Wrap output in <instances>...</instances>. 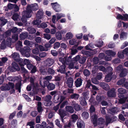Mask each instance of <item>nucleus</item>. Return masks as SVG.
<instances>
[{
    "mask_svg": "<svg viewBox=\"0 0 128 128\" xmlns=\"http://www.w3.org/2000/svg\"><path fill=\"white\" fill-rule=\"evenodd\" d=\"M28 31L31 34L34 33L36 30L35 29L32 28H28Z\"/></svg>",
    "mask_w": 128,
    "mask_h": 128,
    "instance_id": "48",
    "label": "nucleus"
},
{
    "mask_svg": "<svg viewBox=\"0 0 128 128\" xmlns=\"http://www.w3.org/2000/svg\"><path fill=\"white\" fill-rule=\"evenodd\" d=\"M12 56L14 59L16 61L19 62L20 60H21V59L20 58L19 55L17 53H14L12 55Z\"/></svg>",
    "mask_w": 128,
    "mask_h": 128,
    "instance_id": "19",
    "label": "nucleus"
},
{
    "mask_svg": "<svg viewBox=\"0 0 128 128\" xmlns=\"http://www.w3.org/2000/svg\"><path fill=\"white\" fill-rule=\"evenodd\" d=\"M71 104L76 111H78L80 110V106L74 102L72 101Z\"/></svg>",
    "mask_w": 128,
    "mask_h": 128,
    "instance_id": "24",
    "label": "nucleus"
},
{
    "mask_svg": "<svg viewBox=\"0 0 128 128\" xmlns=\"http://www.w3.org/2000/svg\"><path fill=\"white\" fill-rule=\"evenodd\" d=\"M28 34L27 32L23 33L20 35V38L21 39L24 40L26 38Z\"/></svg>",
    "mask_w": 128,
    "mask_h": 128,
    "instance_id": "43",
    "label": "nucleus"
},
{
    "mask_svg": "<svg viewBox=\"0 0 128 128\" xmlns=\"http://www.w3.org/2000/svg\"><path fill=\"white\" fill-rule=\"evenodd\" d=\"M79 96L78 94H72L71 96V98H74V99H78L79 98Z\"/></svg>",
    "mask_w": 128,
    "mask_h": 128,
    "instance_id": "53",
    "label": "nucleus"
},
{
    "mask_svg": "<svg viewBox=\"0 0 128 128\" xmlns=\"http://www.w3.org/2000/svg\"><path fill=\"white\" fill-rule=\"evenodd\" d=\"M65 99V97L61 95L59 96L57 98H56V97L54 96V102L56 103H57L58 102H60V103L58 105L54 107V109L55 111H56L58 109L60 104Z\"/></svg>",
    "mask_w": 128,
    "mask_h": 128,
    "instance_id": "4",
    "label": "nucleus"
},
{
    "mask_svg": "<svg viewBox=\"0 0 128 128\" xmlns=\"http://www.w3.org/2000/svg\"><path fill=\"white\" fill-rule=\"evenodd\" d=\"M66 109L67 111L70 112L71 113H72L74 112V109L71 106H67L66 107Z\"/></svg>",
    "mask_w": 128,
    "mask_h": 128,
    "instance_id": "45",
    "label": "nucleus"
},
{
    "mask_svg": "<svg viewBox=\"0 0 128 128\" xmlns=\"http://www.w3.org/2000/svg\"><path fill=\"white\" fill-rule=\"evenodd\" d=\"M80 57V56L78 55L75 57L73 58L71 63L69 65V68L70 69H71L74 68L76 69H78V66H76V65L77 64V62L79 60Z\"/></svg>",
    "mask_w": 128,
    "mask_h": 128,
    "instance_id": "3",
    "label": "nucleus"
},
{
    "mask_svg": "<svg viewBox=\"0 0 128 128\" xmlns=\"http://www.w3.org/2000/svg\"><path fill=\"white\" fill-rule=\"evenodd\" d=\"M14 87V84L9 82L8 84H6L5 86L2 87L1 89L2 90H9L10 88H13Z\"/></svg>",
    "mask_w": 128,
    "mask_h": 128,
    "instance_id": "9",
    "label": "nucleus"
},
{
    "mask_svg": "<svg viewBox=\"0 0 128 128\" xmlns=\"http://www.w3.org/2000/svg\"><path fill=\"white\" fill-rule=\"evenodd\" d=\"M27 8L28 10H30L32 11V10H36L39 8L38 6L36 4H31L30 5H28Z\"/></svg>",
    "mask_w": 128,
    "mask_h": 128,
    "instance_id": "10",
    "label": "nucleus"
},
{
    "mask_svg": "<svg viewBox=\"0 0 128 128\" xmlns=\"http://www.w3.org/2000/svg\"><path fill=\"white\" fill-rule=\"evenodd\" d=\"M48 125L49 126H48L47 128H53V124L52 122L49 121H48Z\"/></svg>",
    "mask_w": 128,
    "mask_h": 128,
    "instance_id": "60",
    "label": "nucleus"
},
{
    "mask_svg": "<svg viewBox=\"0 0 128 128\" xmlns=\"http://www.w3.org/2000/svg\"><path fill=\"white\" fill-rule=\"evenodd\" d=\"M58 72H60L62 73H64L65 71V66L64 64L60 66L59 69L58 70Z\"/></svg>",
    "mask_w": 128,
    "mask_h": 128,
    "instance_id": "34",
    "label": "nucleus"
},
{
    "mask_svg": "<svg viewBox=\"0 0 128 128\" xmlns=\"http://www.w3.org/2000/svg\"><path fill=\"white\" fill-rule=\"evenodd\" d=\"M47 26V24L45 22H43L40 26H38V28H44Z\"/></svg>",
    "mask_w": 128,
    "mask_h": 128,
    "instance_id": "50",
    "label": "nucleus"
},
{
    "mask_svg": "<svg viewBox=\"0 0 128 128\" xmlns=\"http://www.w3.org/2000/svg\"><path fill=\"white\" fill-rule=\"evenodd\" d=\"M67 92L68 93H72L73 92V90L72 89H68L67 90H65L63 92V94H64L65 95L66 94V92Z\"/></svg>",
    "mask_w": 128,
    "mask_h": 128,
    "instance_id": "61",
    "label": "nucleus"
},
{
    "mask_svg": "<svg viewBox=\"0 0 128 128\" xmlns=\"http://www.w3.org/2000/svg\"><path fill=\"white\" fill-rule=\"evenodd\" d=\"M127 34L126 32H122L121 33L120 38L122 40H125L127 38Z\"/></svg>",
    "mask_w": 128,
    "mask_h": 128,
    "instance_id": "35",
    "label": "nucleus"
},
{
    "mask_svg": "<svg viewBox=\"0 0 128 128\" xmlns=\"http://www.w3.org/2000/svg\"><path fill=\"white\" fill-rule=\"evenodd\" d=\"M100 85L105 90H107L109 88V87L108 85L105 83H101L100 84Z\"/></svg>",
    "mask_w": 128,
    "mask_h": 128,
    "instance_id": "27",
    "label": "nucleus"
},
{
    "mask_svg": "<svg viewBox=\"0 0 128 128\" xmlns=\"http://www.w3.org/2000/svg\"><path fill=\"white\" fill-rule=\"evenodd\" d=\"M84 74L86 76H88L90 74V73L89 70L86 69L84 71Z\"/></svg>",
    "mask_w": 128,
    "mask_h": 128,
    "instance_id": "58",
    "label": "nucleus"
},
{
    "mask_svg": "<svg viewBox=\"0 0 128 128\" xmlns=\"http://www.w3.org/2000/svg\"><path fill=\"white\" fill-rule=\"evenodd\" d=\"M73 78H69L67 80L66 83L68 86L69 88H71L73 85Z\"/></svg>",
    "mask_w": 128,
    "mask_h": 128,
    "instance_id": "25",
    "label": "nucleus"
},
{
    "mask_svg": "<svg viewBox=\"0 0 128 128\" xmlns=\"http://www.w3.org/2000/svg\"><path fill=\"white\" fill-rule=\"evenodd\" d=\"M124 54L122 51H119L118 53V56L120 58H124Z\"/></svg>",
    "mask_w": 128,
    "mask_h": 128,
    "instance_id": "47",
    "label": "nucleus"
},
{
    "mask_svg": "<svg viewBox=\"0 0 128 128\" xmlns=\"http://www.w3.org/2000/svg\"><path fill=\"white\" fill-rule=\"evenodd\" d=\"M95 68H98V69L101 71H102L104 72H106L107 71V70L109 71L108 70H109L110 72H111L112 70V68L110 67H109L108 68L107 70H106L105 68L102 66H96Z\"/></svg>",
    "mask_w": 128,
    "mask_h": 128,
    "instance_id": "13",
    "label": "nucleus"
},
{
    "mask_svg": "<svg viewBox=\"0 0 128 128\" xmlns=\"http://www.w3.org/2000/svg\"><path fill=\"white\" fill-rule=\"evenodd\" d=\"M32 11L28 10L27 8V10L24 11L22 13V20L23 22L26 23L27 21V18L31 17L32 16Z\"/></svg>",
    "mask_w": 128,
    "mask_h": 128,
    "instance_id": "1",
    "label": "nucleus"
},
{
    "mask_svg": "<svg viewBox=\"0 0 128 128\" xmlns=\"http://www.w3.org/2000/svg\"><path fill=\"white\" fill-rule=\"evenodd\" d=\"M55 87V85L53 84H50L47 86L48 89L50 90H52L54 89Z\"/></svg>",
    "mask_w": 128,
    "mask_h": 128,
    "instance_id": "40",
    "label": "nucleus"
},
{
    "mask_svg": "<svg viewBox=\"0 0 128 128\" xmlns=\"http://www.w3.org/2000/svg\"><path fill=\"white\" fill-rule=\"evenodd\" d=\"M125 81V79L123 78L118 81L117 82V84L118 85H121L124 83Z\"/></svg>",
    "mask_w": 128,
    "mask_h": 128,
    "instance_id": "57",
    "label": "nucleus"
},
{
    "mask_svg": "<svg viewBox=\"0 0 128 128\" xmlns=\"http://www.w3.org/2000/svg\"><path fill=\"white\" fill-rule=\"evenodd\" d=\"M17 121L16 120H14L12 122L11 126L14 128L16 125Z\"/></svg>",
    "mask_w": 128,
    "mask_h": 128,
    "instance_id": "56",
    "label": "nucleus"
},
{
    "mask_svg": "<svg viewBox=\"0 0 128 128\" xmlns=\"http://www.w3.org/2000/svg\"><path fill=\"white\" fill-rule=\"evenodd\" d=\"M82 80L80 78H78L75 82L76 86V87L80 86L82 85Z\"/></svg>",
    "mask_w": 128,
    "mask_h": 128,
    "instance_id": "31",
    "label": "nucleus"
},
{
    "mask_svg": "<svg viewBox=\"0 0 128 128\" xmlns=\"http://www.w3.org/2000/svg\"><path fill=\"white\" fill-rule=\"evenodd\" d=\"M89 92L88 91L83 93L82 94L83 96H84L83 98L86 100L88 99L89 98Z\"/></svg>",
    "mask_w": 128,
    "mask_h": 128,
    "instance_id": "46",
    "label": "nucleus"
},
{
    "mask_svg": "<svg viewBox=\"0 0 128 128\" xmlns=\"http://www.w3.org/2000/svg\"><path fill=\"white\" fill-rule=\"evenodd\" d=\"M30 63L29 61L27 59H24L23 60L21 59V60H20L19 62L20 65V66H24L25 64H28Z\"/></svg>",
    "mask_w": 128,
    "mask_h": 128,
    "instance_id": "17",
    "label": "nucleus"
},
{
    "mask_svg": "<svg viewBox=\"0 0 128 128\" xmlns=\"http://www.w3.org/2000/svg\"><path fill=\"white\" fill-rule=\"evenodd\" d=\"M56 38L58 40H61L62 38V36L60 31H58L56 34Z\"/></svg>",
    "mask_w": 128,
    "mask_h": 128,
    "instance_id": "36",
    "label": "nucleus"
},
{
    "mask_svg": "<svg viewBox=\"0 0 128 128\" xmlns=\"http://www.w3.org/2000/svg\"><path fill=\"white\" fill-rule=\"evenodd\" d=\"M123 69V66L122 65H120L116 68V71L117 72L119 73L120 72H121Z\"/></svg>",
    "mask_w": 128,
    "mask_h": 128,
    "instance_id": "44",
    "label": "nucleus"
},
{
    "mask_svg": "<svg viewBox=\"0 0 128 128\" xmlns=\"http://www.w3.org/2000/svg\"><path fill=\"white\" fill-rule=\"evenodd\" d=\"M66 38L67 40H70L72 38L74 35L71 32H68L66 34Z\"/></svg>",
    "mask_w": 128,
    "mask_h": 128,
    "instance_id": "29",
    "label": "nucleus"
},
{
    "mask_svg": "<svg viewBox=\"0 0 128 128\" xmlns=\"http://www.w3.org/2000/svg\"><path fill=\"white\" fill-rule=\"evenodd\" d=\"M78 118V117L77 115L75 114H73L72 116V118L70 119V120L71 121L74 122L76 121Z\"/></svg>",
    "mask_w": 128,
    "mask_h": 128,
    "instance_id": "39",
    "label": "nucleus"
},
{
    "mask_svg": "<svg viewBox=\"0 0 128 128\" xmlns=\"http://www.w3.org/2000/svg\"><path fill=\"white\" fill-rule=\"evenodd\" d=\"M110 111L111 112V113H114L117 112L118 111V110L117 108H115L110 109Z\"/></svg>",
    "mask_w": 128,
    "mask_h": 128,
    "instance_id": "51",
    "label": "nucleus"
},
{
    "mask_svg": "<svg viewBox=\"0 0 128 128\" xmlns=\"http://www.w3.org/2000/svg\"><path fill=\"white\" fill-rule=\"evenodd\" d=\"M59 114L60 115L62 119V121L63 122V118L66 116H67V112L65 111L62 110H59Z\"/></svg>",
    "mask_w": 128,
    "mask_h": 128,
    "instance_id": "21",
    "label": "nucleus"
},
{
    "mask_svg": "<svg viewBox=\"0 0 128 128\" xmlns=\"http://www.w3.org/2000/svg\"><path fill=\"white\" fill-rule=\"evenodd\" d=\"M83 36L82 34V33L80 34H77L76 35V37L78 39H80L82 38Z\"/></svg>",
    "mask_w": 128,
    "mask_h": 128,
    "instance_id": "59",
    "label": "nucleus"
},
{
    "mask_svg": "<svg viewBox=\"0 0 128 128\" xmlns=\"http://www.w3.org/2000/svg\"><path fill=\"white\" fill-rule=\"evenodd\" d=\"M56 32V27H54V28H53L50 29V33L52 34H54Z\"/></svg>",
    "mask_w": 128,
    "mask_h": 128,
    "instance_id": "55",
    "label": "nucleus"
},
{
    "mask_svg": "<svg viewBox=\"0 0 128 128\" xmlns=\"http://www.w3.org/2000/svg\"><path fill=\"white\" fill-rule=\"evenodd\" d=\"M34 124V122H31L27 123V125L30 126V128H34L33 126Z\"/></svg>",
    "mask_w": 128,
    "mask_h": 128,
    "instance_id": "64",
    "label": "nucleus"
},
{
    "mask_svg": "<svg viewBox=\"0 0 128 128\" xmlns=\"http://www.w3.org/2000/svg\"><path fill=\"white\" fill-rule=\"evenodd\" d=\"M97 116H96V123H94V122L92 120L93 124H94L95 126L97 125V123H98L99 124H102L104 122V120L102 118H101L98 119V120H97Z\"/></svg>",
    "mask_w": 128,
    "mask_h": 128,
    "instance_id": "28",
    "label": "nucleus"
},
{
    "mask_svg": "<svg viewBox=\"0 0 128 128\" xmlns=\"http://www.w3.org/2000/svg\"><path fill=\"white\" fill-rule=\"evenodd\" d=\"M82 53L83 54L86 55L88 56H89L90 55V53L84 50H82Z\"/></svg>",
    "mask_w": 128,
    "mask_h": 128,
    "instance_id": "63",
    "label": "nucleus"
},
{
    "mask_svg": "<svg viewBox=\"0 0 128 128\" xmlns=\"http://www.w3.org/2000/svg\"><path fill=\"white\" fill-rule=\"evenodd\" d=\"M51 5L55 11L58 12L61 10V8L60 6L57 2L52 3Z\"/></svg>",
    "mask_w": 128,
    "mask_h": 128,
    "instance_id": "8",
    "label": "nucleus"
},
{
    "mask_svg": "<svg viewBox=\"0 0 128 128\" xmlns=\"http://www.w3.org/2000/svg\"><path fill=\"white\" fill-rule=\"evenodd\" d=\"M37 19L36 20H34L32 22L33 24L37 26L38 27V26H40V24L41 22V20L40 19Z\"/></svg>",
    "mask_w": 128,
    "mask_h": 128,
    "instance_id": "38",
    "label": "nucleus"
},
{
    "mask_svg": "<svg viewBox=\"0 0 128 128\" xmlns=\"http://www.w3.org/2000/svg\"><path fill=\"white\" fill-rule=\"evenodd\" d=\"M112 74L111 73L107 75L105 78V81L107 82H108L110 81L112 78Z\"/></svg>",
    "mask_w": 128,
    "mask_h": 128,
    "instance_id": "37",
    "label": "nucleus"
},
{
    "mask_svg": "<svg viewBox=\"0 0 128 128\" xmlns=\"http://www.w3.org/2000/svg\"><path fill=\"white\" fill-rule=\"evenodd\" d=\"M90 110L91 114V116L92 120L93 121L94 123L95 122L96 123V115H94V114L95 109L94 106L92 105H91Z\"/></svg>",
    "mask_w": 128,
    "mask_h": 128,
    "instance_id": "7",
    "label": "nucleus"
},
{
    "mask_svg": "<svg viewBox=\"0 0 128 128\" xmlns=\"http://www.w3.org/2000/svg\"><path fill=\"white\" fill-rule=\"evenodd\" d=\"M54 60L52 59H48L46 61V63L48 66H51L54 63Z\"/></svg>",
    "mask_w": 128,
    "mask_h": 128,
    "instance_id": "33",
    "label": "nucleus"
},
{
    "mask_svg": "<svg viewBox=\"0 0 128 128\" xmlns=\"http://www.w3.org/2000/svg\"><path fill=\"white\" fill-rule=\"evenodd\" d=\"M12 66L11 71L12 72H15L16 71H18L20 70L18 65L14 62L12 63Z\"/></svg>",
    "mask_w": 128,
    "mask_h": 128,
    "instance_id": "14",
    "label": "nucleus"
},
{
    "mask_svg": "<svg viewBox=\"0 0 128 128\" xmlns=\"http://www.w3.org/2000/svg\"><path fill=\"white\" fill-rule=\"evenodd\" d=\"M12 19L16 21V24L19 26H22L23 24L19 22L20 20V17L17 14H14L12 16Z\"/></svg>",
    "mask_w": 128,
    "mask_h": 128,
    "instance_id": "6",
    "label": "nucleus"
},
{
    "mask_svg": "<svg viewBox=\"0 0 128 128\" xmlns=\"http://www.w3.org/2000/svg\"><path fill=\"white\" fill-rule=\"evenodd\" d=\"M59 60L63 64H65V63L66 62V58H63L60 57L59 58Z\"/></svg>",
    "mask_w": 128,
    "mask_h": 128,
    "instance_id": "54",
    "label": "nucleus"
},
{
    "mask_svg": "<svg viewBox=\"0 0 128 128\" xmlns=\"http://www.w3.org/2000/svg\"><path fill=\"white\" fill-rule=\"evenodd\" d=\"M128 73V70L126 68H123L120 72V76L121 77L124 76L126 75Z\"/></svg>",
    "mask_w": 128,
    "mask_h": 128,
    "instance_id": "26",
    "label": "nucleus"
},
{
    "mask_svg": "<svg viewBox=\"0 0 128 128\" xmlns=\"http://www.w3.org/2000/svg\"><path fill=\"white\" fill-rule=\"evenodd\" d=\"M119 94L118 96L120 99H119V102L120 104L124 103L127 99L126 97H125L122 94L126 92L125 90L123 88H119L118 90Z\"/></svg>",
    "mask_w": 128,
    "mask_h": 128,
    "instance_id": "2",
    "label": "nucleus"
},
{
    "mask_svg": "<svg viewBox=\"0 0 128 128\" xmlns=\"http://www.w3.org/2000/svg\"><path fill=\"white\" fill-rule=\"evenodd\" d=\"M82 116L84 119H86L88 118L89 114L88 112H85L82 113Z\"/></svg>",
    "mask_w": 128,
    "mask_h": 128,
    "instance_id": "42",
    "label": "nucleus"
},
{
    "mask_svg": "<svg viewBox=\"0 0 128 128\" xmlns=\"http://www.w3.org/2000/svg\"><path fill=\"white\" fill-rule=\"evenodd\" d=\"M106 123L107 125L109 123L116 121L117 118L116 117H113L111 119L110 116H106Z\"/></svg>",
    "mask_w": 128,
    "mask_h": 128,
    "instance_id": "11",
    "label": "nucleus"
},
{
    "mask_svg": "<svg viewBox=\"0 0 128 128\" xmlns=\"http://www.w3.org/2000/svg\"><path fill=\"white\" fill-rule=\"evenodd\" d=\"M85 48L86 50H90L91 48H94V46L92 44H90L86 46Z\"/></svg>",
    "mask_w": 128,
    "mask_h": 128,
    "instance_id": "52",
    "label": "nucleus"
},
{
    "mask_svg": "<svg viewBox=\"0 0 128 128\" xmlns=\"http://www.w3.org/2000/svg\"><path fill=\"white\" fill-rule=\"evenodd\" d=\"M104 56V53H100L99 54L98 56L99 58L97 57H95L94 58V64H98V62H99V60L102 59Z\"/></svg>",
    "mask_w": 128,
    "mask_h": 128,
    "instance_id": "16",
    "label": "nucleus"
},
{
    "mask_svg": "<svg viewBox=\"0 0 128 128\" xmlns=\"http://www.w3.org/2000/svg\"><path fill=\"white\" fill-rule=\"evenodd\" d=\"M52 97L50 95L47 96L44 98V100L46 102V104H45V105L46 106H49L51 105L52 102L50 101Z\"/></svg>",
    "mask_w": 128,
    "mask_h": 128,
    "instance_id": "15",
    "label": "nucleus"
},
{
    "mask_svg": "<svg viewBox=\"0 0 128 128\" xmlns=\"http://www.w3.org/2000/svg\"><path fill=\"white\" fill-rule=\"evenodd\" d=\"M115 90L114 88H113L110 91H108L107 93L108 96L110 97H114L116 94Z\"/></svg>",
    "mask_w": 128,
    "mask_h": 128,
    "instance_id": "22",
    "label": "nucleus"
},
{
    "mask_svg": "<svg viewBox=\"0 0 128 128\" xmlns=\"http://www.w3.org/2000/svg\"><path fill=\"white\" fill-rule=\"evenodd\" d=\"M78 128H84L85 125L83 122L80 120H78L77 123Z\"/></svg>",
    "mask_w": 128,
    "mask_h": 128,
    "instance_id": "20",
    "label": "nucleus"
},
{
    "mask_svg": "<svg viewBox=\"0 0 128 128\" xmlns=\"http://www.w3.org/2000/svg\"><path fill=\"white\" fill-rule=\"evenodd\" d=\"M106 54L108 56H114L116 54L115 52L112 51L111 50H108L106 51L105 52Z\"/></svg>",
    "mask_w": 128,
    "mask_h": 128,
    "instance_id": "30",
    "label": "nucleus"
},
{
    "mask_svg": "<svg viewBox=\"0 0 128 128\" xmlns=\"http://www.w3.org/2000/svg\"><path fill=\"white\" fill-rule=\"evenodd\" d=\"M22 46V42L20 41H18L17 44L16 45V48L17 50L19 49Z\"/></svg>",
    "mask_w": 128,
    "mask_h": 128,
    "instance_id": "49",
    "label": "nucleus"
},
{
    "mask_svg": "<svg viewBox=\"0 0 128 128\" xmlns=\"http://www.w3.org/2000/svg\"><path fill=\"white\" fill-rule=\"evenodd\" d=\"M77 40L75 38H72V39H71L69 42V44H70L72 45H74V44H76L77 45H78L79 44L80 41H79L77 42Z\"/></svg>",
    "mask_w": 128,
    "mask_h": 128,
    "instance_id": "18",
    "label": "nucleus"
},
{
    "mask_svg": "<svg viewBox=\"0 0 128 128\" xmlns=\"http://www.w3.org/2000/svg\"><path fill=\"white\" fill-rule=\"evenodd\" d=\"M22 96L28 102L30 101L31 100L30 98L28 97L27 95L24 94H22Z\"/></svg>",
    "mask_w": 128,
    "mask_h": 128,
    "instance_id": "62",
    "label": "nucleus"
},
{
    "mask_svg": "<svg viewBox=\"0 0 128 128\" xmlns=\"http://www.w3.org/2000/svg\"><path fill=\"white\" fill-rule=\"evenodd\" d=\"M86 87L89 88L91 90H98V88L95 86L92 85L90 83V81L88 80L87 81V84H86Z\"/></svg>",
    "mask_w": 128,
    "mask_h": 128,
    "instance_id": "12",
    "label": "nucleus"
},
{
    "mask_svg": "<svg viewBox=\"0 0 128 128\" xmlns=\"http://www.w3.org/2000/svg\"><path fill=\"white\" fill-rule=\"evenodd\" d=\"M80 102L81 104L83 106H86L87 104V103L85 99L83 97L80 98Z\"/></svg>",
    "mask_w": 128,
    "mask_h": 128,
    "instance_id": "32",
    "label": "nucleus"
},
{
    "mask_svg": "<svg viewBox=\"0 0 128 128\" xmlns=\"http://www.w3.org/2000/svg\"><path fill=\"white\" fill-rule=\"evenodd\" d=\"M0 20L1 21V23L0 24V25L1 26H2L5 25L7 22V20L4 19L3 17L0 18Z\"/></svg>",
    "mask_w": 128,
    "mask_h": 128,
    "instance_id": "41",
    "label": "nucleus"
},
{
    "mask_svg": "<svg viewBox=\"0 0 128 128\" xmlns=\"http://www.w3.org/2000/svg\"><path fill=\"white\" fill-rule=\"evenodd\" d=\"M44 13L43 10L42 9H40L37 12L36 15V18L37 19H41L42 18Z\"/></svg>",
    "mask_w": 128,
    "mask_h": 128,
    "instance_id": "23",
    "label": "nucleus"
},
{
    "mask_svg": "<svg viewBox=\"0 0 128 128\" xmlns=\"http://www.w3.org/2000/svg\"><path fill=\"white\" fill-rule=\"evenodd\" d=\"M30 48L26 46L24 48L23 50H22L20 52L23 56L28 57L30 56Z\"/></svg>",
    "mask_w": 128,
    "mask_h": 128,
    "instance_id": "5",
    "label": "nucleus"
}]
</instances>
